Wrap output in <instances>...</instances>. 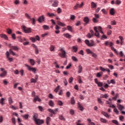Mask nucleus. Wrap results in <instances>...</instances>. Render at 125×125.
I'll return each instance as SVG.
<instances>
[{
	"label": "nucleus",
	"mask_w": 125,
	"mask_h": 125,
	"mask_svg": "<svg viewBox=\"0 0 125 125\" xmlns=\"http://www.w3.org/2000/svg\"><path fill=\"white\" fill-rule=\"evenodd\" d=\"M97 84L99 87L103 86V83L102 82H98Z\"/></svg>",
	"instance_id": "de8ad7c7"
},
{
	"label": "nucleus",
	"mask_w": 125,
	"mask_h": 125,
	"mask_svg": "<svg viewBox=\"0 0 125 125\" xmlns=\"http://www.w3.org/2000/svg\"><path fill=\"white\" fill-rule=\"evenodd\" d=\"M50 121V117H47L46 120V123L47 124V125H48L49 124V122Z\"/></svg>",
	"instance_id": "6e6d98bb"
},
{
	"label": "nucleus",
	"mask_w": 125,
	"mask_h": 125,
	"mask_svg": "<svg viewBox=\"0 0 125 125\" xmlns=\"http://www.w3.org/2000/svg\"><path fill=\"white\" fill-rule=\"evenodd\" d=\"M94 30L95 32V36H96V37H97V38H100V36L99 35V32H98V30H97V27L95 26L94 27Z\"/></svg>",
	"instance_id": "1a4fd4ad"
},
{
	"label": "nucleus",
	"mask_w": 125,
	"mask_h": 125,
	"mask_svg": "<svg viewBox=\"0 0 125 125\" xmlns=\"http://www.w3.org/2000/svg\"><path fill=\"white\" fill-rule=\"evenodd\" d=\"M72 49L73 50V52H77V51H78V46H73L72 47Z\"/></svg>",
	"instance_id": "c756f323"
},
{
	"label": "nucleus",
	"mask_w": 125,
	"mask_h": 125,
	"mask_svg": "<svg viewBox=\"0 0 125 125\" xmlns=\"http://www.w3.org/2000/svg\"><path fill=\"white\" fill-rule=\"evenodd\" d=\"M24 66H25V67H26L27 68V70L28 71H31V72H33V73H34V74H36V72H37V69H36V68L35 67H32L31 66H30V65H28V64H24Z\"/></svg>",
	"instance_id": "f257e3e1"
},
{
	"label": "nucleus",
	"mask_w": 125,
	"mask_h": 125,
	"mask_svg": "<svg viewBox=\"0 0 125 125\" xmlns=\"http://www.w3.org/2000/svg\"><path fill=\"white\" fill-rule=\"evenodd\" d=\"M31 83H37V80L34 78H31Z\"/></svg>",
	"instance_id": "774afa93"
},
{
	"label": "nucleus",
	"mask_w": 125,
	"mask_h": 125,
	"mask_svg": "<svg viewBox=\"0 0 125 125\" xmlns=\"http://www.w3.org/2000/svg\"><path fill=\"white\" fill-rule=\"evenodd\" d=\"M35 124L37 125H42L43 123H44V121L42 120H41L40 119H37L36 121H34Z\"/></svg>",
	"instance_id": "20e7f679"
},
{
	"label": "nucleus",
	"mask_w": 125,
	"mask_h": 125,
	"mask_svg": "<svg viewBox=\"0 0 125 125\" xmlns=\"http://www.w3.org/2000/svg\"><path fill=\"white\" fill-rule=\"evenodd\" d=\"M108 97V95L107 94H105L104 95L102 94L100 98H107Z\"/></svg>",
	"instance_id": "72a5a7b5"
},
{
	"label": "nucleus",
	"mask_w": 125,
	"mask_h": 125,
	"mask_svg": "<svg viewBox=\"0 0 125 125\" xmlns=\"http://www.w3.org/2000/svg\"><path fill=\"white\" fill-rule=\"evenodd\" d=\"M38 118H39V114H38V113H34L33 119L34 122L36 121L37 120L39 119H38Z\"/></svg>",
	"instance_id": "ddd939ff"
},
{
	"label": "nucleus",
	"mask_w": 125,
	"mask_h": 125,
	"mask_svg": "<svg viewBox=\"0 0 125 125\" xmlns=\"http://www.w3.org/2000/svg\"><path fill=\"white\" fill-rule=\"evenodd\" d=\"M86 51L87 54H92V51H91V50H90V49H87L86 50Z\"/></svg>",
	"instance_id": "c03bdc74"
},
{
	"label": "nucleus",
	"mask_w": 125,
	"mask_h": 125,
	"mask_svg": "<svg viewBox=\"0 0 125 125\" xmlns=\"http://www.w3.org/2000/svg\"><path fill=\"white\" fill-rule=\"evenodd\" d=\"M102 115H104V117H105L107 119H109V118L110 117V115L109 114H108V113H107L105 112L102 111Z\"/></svg>",
	"instance_id": "aec40b11"
},
{
	"label": "nucleus",
	"mask_w": 125,
	"mask_h": 125,
	"mask_svg": "<svg viewBox=\"0 0 125 125\" xmlns=\"http://www.w3.org/2000/svg\"><path fill=\"white\" fill-rule=\"evenodd\" d=\"M70 114L71 115H74V114H75V111H74V110L70 109Z\"/></svg>",
	"instance_id": "338daca9"
},
{
	"label": "nucleus",
	"mask_w": 125,
	"mask_h": 125,
	"mask_svg": "<svg viewBox=\"0 0 125 125\" xmlns=\"http://www.w3.org/2000/svg\"><path fill=\"white\" fill-rule=\"evenodd\" d=\"M85 43L88 46H90V42H89V40H85Z\"/></svg>",
	"instance_id": "c9c22d12"
},
{
	"label": "nucleus",
	"mask_w": 125,
	"mask_h": 125,
	"mask_svg": "<svg viewBox=\"0 0 125 125\" xmlns=\"http://www.w3.org/2000/svg\"><path fill=\"white\" fill-rule=\"evenodd\" d=\"M110 14L111 15H115V11L114 10V8H111L110 10Z\"/></svg>",
	"instance_id": "2f4dec72"
},
{
	"label": "nucleus",
	"mask_w": 125,
	"mask_h": 125,
	"mask_svg": "<svg viewBox=\"0 0 125 125\" xmlns=\"http://www.w3.org/2000/svg\"><path fill=\"white\" fill-rule=\"evenodd\" d=\"M53 2L52 6L54 7H57V6H58V1L57 0H54Z\"/></svg>",
	"instance_id": "f8f14e48"
},
{
	"label": "nucleus",
	"mask_w": 125,
	"mask_h": 125,
	"mask_svg": "<svg viewBox=\"0 0 125 125\" xmlns=\"http://www.w3.org/2000/svg\"><path fill=\"white\" fill-rule=\"evenodd\" d=\"M45 19V18L44 17V16L42 15L38 18V21L39 22V23H42L44 21Z\"/></svg>",
	"instance_id": "423d86ee"
},
{
	"label": "nucleus",
	"mask_w": 125,
	"mask_h": 125,
	"mask_svg": "<svg viewBox=\"0 0 125 125\" xmlns=\"http://www.w3.org/2000/svg\"><path fill=\"white\" fill-rule=\"evenodd\" d=\"M88 39H91L92 37H93V35L92 34H91L90 33H88L87 35L86 36Z\"/></svg>",
	"instance_id": "a19ab883"
},
{
	"label": "nucleus",
	"mask_w": 125,
	"mask_h": 125,
	"mask_svg": "<svg viewBox=\"0 0 125 125\" xmlns=\"http://www.w3.org/2000/svg\"><path fill=\"white\" fill-rule=\"evenodd\" d=\"M79 54H80V55H83H83H84V54H83V50H81L79 52Z\"/></svg>",
	"instance_id": "052dcab7"
},
{
	"label": "nucleus",
	"mask_w": 125,
	"mask_h": 125,
	"mask_svg": "<svg viewBox=\"0 0 125 125\" xmlns=\"http://www.w3.org/2000/svg\"><path fill=\"white\" fill-rule=\"evenodd\" d=\"M30 41H32L33 42H36V41H38V42H40L41 41V38H40L39 35H37L35 37V38L34 37H31L30 38Z\"/></svg>",
	"instance_id": "7ed1b4c3"
},
{
	"label": "nucleus",
	"mask_w": 125,
	"mask_h": 125,
	"mask_svg": "<svg viewBox=\"0 0 125 125\" xmlns=\"http://www.w3.org/2000/svg\"><path fill=\"white\" fill-rule=\"evenodd\" d=\"M55 48V47L54 45H51V46L50 47V51H54Z\"/></svg>",
	"instance_id": "603ef678"
},
{
	"label": "nucleus",
	"mask_w": 125,
	"mask_h": 125,
	"mask_svg": "<svg viewBox=\"0 0 125 125\" xmlns=\"http://www.w3.org/2000/svg\"><path fill=\"white\" fill-rule=\"evenodd\" d=\"M91 6L92 8H96L97 5L94 2H91Z\"/></svg>",
	"instance_id": "412c9836"
},
{
	"label": "nucleus",
	"mask_w": 125,
	"mask_h": 125,
	"mask_svg": "<svg viewBox=\"0 0 125 125\" xmlns=\"http://www.w3.org/2000/svg\"><path fill=\"white\" fill-rule=\"evenodd\" d=\"M3 101H4V99L2 98L0 101V103L1 104V105H3Z\"/></svg>",
	"instance_id": "0e129e2a"
},
{
	"label": "nucleus",
	"mask_w": 125,
	"mask_h": 125,
	"mask_svg": "<svg viewBox=\"0 0 125 125\" xmlns=\"http://www.w3.org/2000/svg\"><path fill=\"white\" fill-rule=\"evenodd\" d=\"M102 75H103V72H100L97 74L96 76L97 78H100V77H102Z\"/></svg>",
	"instance_id": "473e14b6"
},
{
	"label": "nucleus",
	"mask_w": 125,
	"mask_h": 125,
	"mask_svg": "<svg viewBox=\"0 0 125 125\" xmlns=\"http://www.w3.org/2000/svg\"><path fill=\"white\" fill-rule=\"evenodd\" d=\"M9 103L10 105H11L12 103H13V101L12 100V98H9Z\"/></svg>",
	"instance_id": "49530a36"
},
{
	"label": "nucleus",
	"mask_w": 125,
	"mask_h": 125,
	"mask_svg": "<svg viewBox=\"0 0 125 125\" xmlns=\"http://www.w3.org/2000/svg\"><path fill=\"white\" fill-rule=\"evenodd\" d=\"M73 81H74V78H73L72 77H71L68 80V82L69 83H72Z\"/></svg>",
	"instance_id": "09e8293b"
},
{
	"label": "nucleus",
	"mask_w": 125,
	"mask_h": 125,
	"mask_svg": "<svg viewBox=\"0 0 125 125\" xmlns=\"http://www.w3.org/2000/svg\"><path fill=\"white\" fill-rule=\"evenodd\" d=\"M60 120H61V121H65V118H64V116H63V115H60L59 117Z\"/></svg>",
	"instance_id": "f704fd0d"
},
{
	"label": "nucleus",
	"mask_w": 125,
	"mask_h": 125,
	"mask_svg": "<svg viewBox=\"0 0 125 125\" xmlns=\"http://www.w3.org/2000/svg\"><path fill=\"white\" fill-rule=\"evenodd\" d=\"M113 111L114 112V113H116L117 115H119V110H118V109L114 108Z\"/></svg>",
	"instance_id": "864d4df0"
},
{
	"label": "nucleus",
	"mask_w": 125,
	"mask_h": 125,
	"mask_svg": "<svg viewBox=\"0 0 125 125\" xmlns=\"http://www.w3.org/2000/svg\"><path fill=\"white\" fill-rule=\"evenodd\" d=\"M67 30H68V31H70V32H72V31H73L72 26H67Z\"/></svg>",
	"instance_id": "8fccbe9b"
},
{
	"label": "nucleus",
	"mask_w": 125,
	"mask_h": 125,
	"mask_svg": "<svg viewBox=\"0 0 125 125\" xmlns=\"http://www.w3.org/2000/svg\"><path fill=\"white\" fill-rule=\"evenodd\" d=\"M71 103L72 105H74L76 103V102H75V98L74 97H72L71 99Z\"/></svg>",
	"instance_id": "cd10ccee"
},
{
	"label": "nucleus",
	"mask_w": 125,
	"mask_h": 125,
	"mask_svg": "<svg viewBox=\"0 0 125 125\" xmlns=\"http://www.w3.org/2000/svg\"><path fill=\"white\" fill-rule=\"evenodd\" d=\"M22 31L26 33H31V28H26L25 26L22 27Z\"/></svg>",
	"instance_id": "0eeeda50"
},
{
	"label": "nucleus",
	"mask_w": 125,
	"mask_h": 125,
	"mask_svg": "<svg viewBox=\"0 0 125 125\" xmlns=\"http://www.w3.org/2000/svg\"><path fill=\"white\" fill-rule=\"evenodd\" d=\"M37 101H38V102H41V99H40V98H39L38 96H36L34 98L33 102L36 103L37 102Z\"/></svg>",
	"instance_id": "2eb2a0df"
},
{
	"label": "nucleus",
	"mask_w": 125,
	"mask_h": 125,
	"mask_svg": "<svg viewBox=\"0 0 125 125\" xmlns=\"http://www.w3.org/2000/svg\"><path fill=\"white\" fill-rule=\"evenodd\" d=\"M9 52H10V53H11L12 54V55H13V56H15V53H14V52H13V51H12V50L11 49H10L9 50Z\"/></svg>",
	"instance_id": "e2e57ef3"
},
{
	"label": "nucleus",
	"mask_w": 125,
	"mask_h": 125,
	"mask_svg": "<svg viewBox=\"0 0 125 125\" xmlns=\"http://www.w3.org/2000/svg\"><path fill=\"white\" fill-rule=\"evenodd\" d=\"M47 15L48 17H55V16H56V14L53 13H47Z\"/></svg>",
	"instance_id": "a211bd4d"
},
{
	"label": "nucleus",
	"mask_w": 125,
	"mask_h": 125,
	"mask_svg": "<svg viewBox=\"0 0 125 125\" xmlns=\"http://www.w3.org/2000/svg\"><path fill=\"white\" fill-rule=\"evenodd\" d=\"M117 108H118L120 111H123L124 109H125V106H124V105L119 104H117Z\"/></svg>",
	"instance_id": "9d476101"
},
{
	"label": "nucleus",
	"mask_w": 125,
	"mask_h": 125,
	"mask_svg": "<svg viewBox=\"0 0 125 125\" xmlns=\"http://www.w3.org/2000/svg\"><path fill=\"white\" fill-rule=\"evenodd\" d=\"M83 2H82L81 4H77L75 6H74L73 9L75 10H77L79 7L81 8V7H83Z\"/></svg>",
	"instance_id": "39448f33"
},
{
	"label": "nucleus",
	"mask_w": 125,
	"mask_h": 125,
	"mask_svg": "<svg viewBox=\"0 0 125 125\" xmlns=\"http://www.w3.org/2000/svg\"><path fill=\"white\" fill-rule=\"evenodd\" d=\"M98 31H100V33H101V34H103V31H102V28L101 26L98 27Z\"/></svg>",
	"instance_id": "a18cd8bd"
},
{
	"label": "nucleus",
	"mask_w": 125,
	"mask_h": 125,
	"mask_svg": "<svg viewBox=\"0 0 125 125\" xmlns=\"http://www.w3.org/2000/svg\"><path fill=\"white\" fill-rule=\"evenodd\" d=\"M47 111L50 113H52V114H55V112L54 111V110H52L51 108H48L47 109Z\"/></svg>",
	"instance_id": "79ce46f5"
},
{
	"label": "nucleus",
	"mask_w": 125,
	"mask_h": 125,
	"mask_svg": "<svg viewBox=\"0 0 125 125\" xmlns=\"http://www.w3.org/2000/svg\"><path fill=\"white\" fill-rule=\"evenodd\" d=\"M57 24H58V25H59V26H62V27H64V26H65V24L62 23L60 21H58Z\"/></svg>",
	"instance_id": "bb28decb"
},
{
	"label": "nucleus",
	"mask_w": 125,
	"mask_h": 125,
	"mask_svg": "<svg viewBox=\"0 0 125 125\" xmlns=\"http://www.w3.org/2000/svg\"><path fill=\"white\" fill-rule=\"evenodd\" d=\"M58 104L59 106H63V103L61 101H58Z\"/></svg>",
	"instance_id": "3c124183"
},
{
	"label": "nucleus",
	"mask_w": 125,
	"mask_h": 125,
	"mask_svg": "<svg viewBox=\"0 0 125 125\" xmlns=\"http://www.w3.org/2000/svg\"><path fill=\"white\" fill-rule=\"evenodd\" d=\"M38 108L39 111H40L41 112H42V111H43V110H44L43 107H42V106H40V105L38 106Z\"/></svg>",
	"instance_id": "37998d69"
},
{
	"label": "nucleus",
	"mask_w": 125,
	"mask_h": 125,
	"mask_svg": "<svg viewBox=\"0 0 125 125\" xmlns=\"http://www.w3.org/2000/svg\"><path fill=\"white\" fill-rule=\"evenodd\" d=\"M7 32L8 33V34H9V35H10L11 34V33H12V30H11V29L8 28L7 29Z\"/></svg>",
	"instance_id": "bf43d9fd"
},
{
	"label": "nucleus",
	"mask_w": 125,
	"mask_h": 125,
	"mask_svg": "<svg viewBox=\"0 0 125 125\" xmlns=\"http://www.w3.org/2000/svg\"><path fill=\"white\" fill-rule=\"evenodd\" d=\"M32 46L35 49V54H39V49L38 48V46L35 44H32Z\"/></svg>",
	"instance_id": "6e6552de"
},
{
	"label": "nucleus",
	"mask_w": 125,
	"mask_h": 125,
	"mask_svg": "<svg viewBox=\"0 0 125 125\" xmlns=\"http://www.w3.org/2000/svg\"><path fill=\"white\" fill-rule=\"evenodd\" d=\"M64 37L65 38H67V39H70L72 36L71 35L69 34V33H66L63 34Z\"/></svg>",
	"instance_id": "393cba45"
},
{
	"label": "nucleus",
	"mask_w": 125,
	"mask_h": 125,
	"mask_svg": "<svg viewBox=\"0 0 125 125\" xmlns=\"http://www.w3.org/2000/svg\"><path fill=\"white\" fill-rule=\"evenodd\" d=\"M112 123L113 124H114L115 125H120V124H119V122L117 120H112Z\"/></svg>",
	"instance_id": "4c0bfd02"
},
{
	"label": "nucleus",
	"mask_w": 125,
	"mask_h": 125,
	"mask_svg": "<svg viewBox=\"0 0 125 125\" xmlns=\"http://www.w3.org/2000/svg\"><path fill=\"white\" fill-rule=\"evenodd\" d=\"M42 28L44 29V30H49V27L46 25H43Z\"/></svg>",
	"instance_id": "e433bc0d"
},
{
	"label": "nucleus",
	"mask_w": 125,
	"mask_h": 125,
	"mask_svg": "<svg viewBox=\"0 0 125 125\" xmlns=\"http://www.w3.org/2000/svg\"><path fill=\"white\" fill-rule=\"evenodd\" d=\"M78 108H79V110H80V111H83V106L82 105V104L80 103H78Z\"/></svg>",
	"instance_id": "b1692460"
},
{
	"label": "nucleus",
	"mask_w": 125,
	"mask_h": 125,
	"mask_svg": "<svg viewBox=\"0 0 125 125\" xmlns=\"http://www.w3.org/2000/svg\"><path fill=\"white\" fill-rule=\"evenodd\" d=\"M7 74V72L6 71H3V72L0 74V77H1V78H4V77H6Z\"/></svg>",
	"instance_id": "dca6fc26"
},
{
	"label": "nucleus",
	"mask_w": 125,
	"mask_h": 125,
	"mask_svg": "<svg viewBox=\"0 0 125 125\" xmlns=\"http://www.w3.org/2000/svg\"><path fill=\"white\" fill-rule=\"evenodd\" d=\"M100 121L102 122V123H103L104 124H107V120L106 119H104V118H100Z\"/></svg>",
	"instance_id": "a878e982"
},
{
	"label": "nucleus",
	"mask_w": 125,
	"mask_h": 125,
	"mask_svg": "<svg viewBox=\"0 0 125 125\" xmlns=\"http://www.w3.org/2000/svg\"><path fill=\"white\" fill-rule=\"evenodd\" d=\"M0 37L2 39H4V40H8V37H7V36H6V35L5 34H1L0 35Z\"/></svg>",
	"instance_id": "f3484780"
},
{
	"label": "nucleus",
	"mask_w": 125,
	"mask_h": 125,
	"mask_svg": "<svg viewBox=\"0 0 125 125\" xmlns=\"http://www.w3.org/2000/svg\"><path fill=\"white\" fill-rule=\"evenodd\" d=\"M111 48L113 50V51H114L115 54H116V55H118V54H119V53H118V51H117L116 48H114V47H111Z\"/></svg>",
	"instance_id": "c85d7f7f"
},
{
	"label": "nucleus",
	"mask_w": 125,
	"mask_h": 125,
	"mask_svg": "<svg viewBox=\"0 0 125 125\" xmlns=\"http://www.w3.org/2000/svg\"><path fill=\"white\" fill-rule=\"evenodd\" d=\"M29 62L30 63V64L32 65V66H34V65H35V61L33 59H30L29 60Z\"/></svg>",
	"instance_id": "7c9ffc66"
},
{
	"label": "nucleus",
	"mask_w": 125,
	"mask_h": 125,
	"mask_svg": "<svg viewBox=\"0 0 125 125\" xmlns=\"http://www.w3.org/2000/svg\"><path fill=\"white\" fill-rule=\"evenodd\" d=\"M60 50L61 51L62 53H59V56L62 58H65V57H66V51L63 50V48H60Z\"/></svg>",
	"instance_id": "f03ea898"
},
{
	"label": "nucleus",
	"mask_w": 125,
	"mask_h": 125,
	"mask_svg": "<svg viewBox=\"0 0 125 125\" xmlns=\"http://www.w3.org/2000/svg\"><path fill=\"white\" fill-rule=\"evenodd\" d=\"M71 58L72 60H73L75 62H77L78 61V59H77V58L75 56H72Z\"/></svg>",
	"instance_id": "4d7b16f0"
},
{
	"label": "nucleus",
	"mask_w": 125,
	"mask_h": 125,
	"mask_svg": "<svg viewBox=\"0 0 125 125\" xmlns=\"http://www.w3.org/2000/svg\"><path fill=\"white\" fill-rule=\"evenodd\" d=\"M49 105L50 106V107H54V102H53L52 100L49 101Z\"/></svg>",
	"instance_id": "4be33fe9"
},
{
	"label": "nucleus",
	"mask_w": 125,
	"mask_h": 125,
	"mask_svg": "<svg viewBox=\"0 0 125 125\" xmlns=\"http://www.w3.org/2000/svg\"><path fill=\"white\" fill-rule=\"evenodd\" d=\"M31 21H32V25H35V24H36V20H35V19H30Z\"/></svg>",
	"instance_id": "5fc2aeb1"
},
{
	"label": "nucleus",
	"mask_w": 125,
	"mask_h": 125,
	"mask_svg": "<svg viewBox=\"0 0 125 125\" xmlns=\"http://www.w3.org/2000/svg\"><path fill=\"white\" fill-rule=\"evenodd\" d=\"M82 72H83V66H82V65L80 64L78 66V74H81V73H82Z\"/></svg>",
	"instance_id": "4468645a"
},
{
	"label": "nucleus",
	"mask_w": 125,
	"mask_h": 125,
	"mask_svg": "<svg viewBox=\"0 0 125 125\" xmlns=\"http://www.w3.org/2000/svg\"><path fill=\"white\" fill-rule=\"evenodd\" d=\"M66 95L67 97H70V96H71V93H70L69 91H67L66 93Z\"/></svg>",
	"instance_id": "69168bd1"
},
{
	"label": "nucleus",
	"mask_w": 125,
	"mask_h": 125,
	"mask_svg": "<svg viewBox=\"0 0 125 125\" xmlns=\"http://www.w3.org/2000/svg\"><path fill=\"white\" fill-rule=\"evenodd\" d=\"M96 44L94 42L93 40H90V46H96Z\"/></svg>",
	"instance_id": "5701e85b"
},
{
	"label": "nucleus",
	"mask_w": 125,
	"mask_h": 125,
	"mask_svg": "<svg viewBox=\"0 0 125 125\" xmlns=\"http://www.w3.org/2000/svg\"><path fill=\"white\" fill-rule=\"evenodd\" d=\"M98 102L99 104H101V105H103L104 103L100 98H98Z\"/></svg>",
	"instance_id": "ea45409f"
},
{
	"label": "nucleus",
	"mask_w": 125,
	"mask_h": 125,
	"mask_svg": "<svg viewBox=\"0 0 125 125\" xmlns=\"http://www.w3.org/2000/svg\"><path fill=\"white\" fill-rule=\"evenodd\" d=\"M57 12H58V13L60 14L61 13V12H62V10L61 9V8H60V7L58 8Z\"/></svg>",
	"instance_id": "13d9d810"
},
{
	"label": "nucleus",
	"mask_w": 125,
	"mask_h": 125,
	"mask_svg": "<svg viewBox=\"0 0 125 125\" xmlns=\"http://www.w3.org/2000/svg\"><path fill=\"white\" fill-rule=\"evenodd\" d=\"M111 25H116L117 24V22H116V21H112L110 22Z\"/></svg>",
	"instance_id": "680f3d73"
},
{
	"label": "nucleus",
	"mask_w": 125,
	"mask_h": 125,
	"mask_svg": "<svg viewBox=\"0 0 125 125\" xmlns=\"http://www.w3.org/2000/svg\"><path fill=\"white\" fill-rule=\"evenodd\" d=\"M70 20L74 21L75 19H76V16L74 15H70Z\"/></svg>",
	"instance_id": "58836bf2"
},
{
	"label": "nucleus",
	"mask_w": 125,
	"mask_h": 125,
	"mask_svg": "<svg viewBox=\"0 0 125 125\" xmlns=\"http://www.w3.org/2000/svg\"><path fill=\"white\" fill-rule=\"evenodd\" d=\"M9 46L11 47V49H13V50L17 51L19 49L16 46H11V44H10Z\"/></svg>",
	"instance_id": "6ab92c4d"
},
{
	"label": "nucleus",
	"mask_w": 125,
	"mask_h": 125,
	"mask_svg": "<svg viewBox=\"0 0 125 125\" xmlns=\"http://www.w3.org/2000/svg\"><path fill=\"white\" fill-rule=\"evenodd\" d=\"M83 21L85 22L84 25H87L89 23V19L87 17H85L83 19Z\"/></svg>",
	"instance_id": "9b49d317"
}]
</instances>
